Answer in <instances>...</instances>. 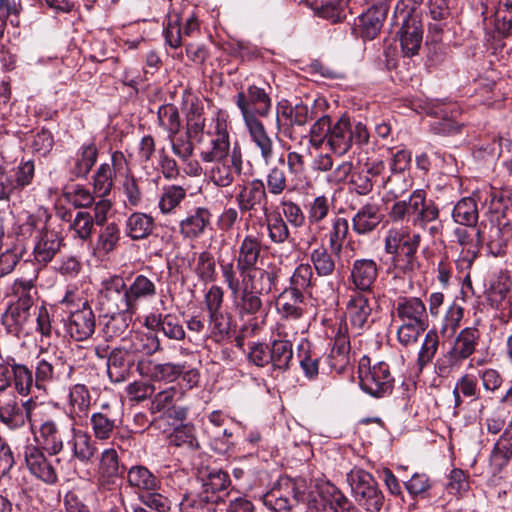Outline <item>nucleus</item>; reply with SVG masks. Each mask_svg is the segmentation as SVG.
<instances>
[{"instance_id": "f257e3e1", "label": "nucleus", "mask_w": 512, "mask_h": 512, "mask_svg": "<svg viewBox=\"0 0 512 512\" xmlns=\"http://www.w3.org/2000/svg\"><path fill=\"white\" fill-rule=\"evenodd\" d=\"M202 485L195 497H187L181 503L182 509L191 508L193 512H215L216 507L225 502L230 495L229 475L218 469L212 470L201 478Z\"/></svg>"}, {"instance_id": "f03ea898", "label": "nucleus", "mask_w": 512, "mask_h": 512, "mask_svg": "<svg viewBox=\"0 0 512 512\" xmlns=\"http://www.w3.org/2000/svg\"><path fill=\"white\" fill-rule=\"evenodd\" d=\"M308 484L304 478L280 477L274 486L264 494V505L275 512H290L305 500Z\"/></svg>"}, {"instance_id": "7ed1b4c3", "label": "nucleus", "mask_w": 512, "mask_h": 512, "mask_svg": "<svg viewBox=\"0 0 512 512\" xmlns=\"http://www.w3.org/2000/svg\"><path fill=\"white\" fill-rule=\"evenodd\" d=\"M347 482L356 502L368 512H379L384 505V495L374 477L361 468L347 474Z\"/></svg>"}, {"instance_id": "20e7f679", "label": "nucleus", "mask_w": 512, "mask_h": 512, "mask_svg": "<svg viewBox=\"0 0 512 512\" xmlns=\"http://www.w3.org/2000/svg\"><path fill=\"white\" fill-rule=\"evenodd\" d=\"M368 140L369 132L365 124H352L347 117L341 116L331 126L327 145L334 154L342 156L351 149L353 143L363 145L367 144Z\"/></svg>"}, {"instance_id": "39448f33", "label": "nucleus", "mask_w": 512, "mask_h": 512, "mask_svg": "<svg viewBox=\"0 0 512 512\" xmlns=\"http://www.w3.org/2000/svg\"><path fill=\"white\" fill-rule=\"evenodd\" d=\"M480 332L475 327H466L460 331L452 348L436 361L435 368L439 376H447L451 369L468 359L476 350Z\"/></svg>"}, {"instance_id": "423d86ee", "label": "nucleus", "mask_w": 512, "mask_h": 512, "mask_svg": "<svg viewBox=\"0 0 512 512\" xmlns=\"http://www.w3.org/2000/svg\"><path fill=\"white\" fill-rule=\"evenodd\" d=\"M223 281L231 293L235 308L240 317L255 315L261 311L263 302L261 296L243 288L238 275L235 274L232 262L220 263Z\"/></svg>"}, {"instance_id": "0eeeda50", "label": "nucleus", "mask_w": 512, "mask_h": 512, "mask_svg": "<svg viewBox=\"0 0 512 512\" xmlns=\"http://www.w3.org/2000/svg\"><path fill=\"white\" fill-rule=\"evenodd\" d=\"M361 388L374 397H383L391 393L394 378L385 362L370 365V359L362 357L358 367Z\"/></svg>"}, {"instance_id": "6e6552de", "label": "nucleus", "mask_w": 512, "mask_h": 512, "mask_svg": "<svg viewBox=\"0 0 512 512\" xmlns=\"http://www.w3.org/2000/svg\"><path fill=\"white\" fill-rule=\"evenodd\" d=\"M236 105L243 121L248 122L267 117L272 108V100L264 88L249 85L246 90L237 93Z\"/></svg>"}, {"instance_id": "1a4fd4ad", "label": "nucleus", "mask_w": 512, "mask_h": 512, "mask_svg": "<svg viewBox=\"0 0 512 512\" xmlns=\"http://www.w3.org/2000/svg\"><path fill=\"white\" fill-rule=\"evenodd\" d=\"M99 304L105 316L108 314H135L127 291V285L121 277H112L104 283L99 296Z\"/></svg>"}, {"instance_id": "9d476101", "label": "nucleus", "mask_w": 512, "mask_h": 512, "mask_svg": "<svg viewBox=\"0 0 512 512\" xmlns=\"http://www.w3.org/2000/svg\"><path fill=\"white\" fill-rule=\"evenodd\" d=\"M75 428L63 418H51L42 422L39 428L42 448L49 455H58L68 443Z\"/></svg>"}, {"instance_id": "9b49d317", "label": "nucleus", "mask_w": 512, "mask_h": 512, "mask_svg": "<svg viewBox=\"0 0 512 512\" xmlns=\"http://www.w3.org/2000/svg\"><path fill=\"white\" fill-rule=\"evenodd\" d=\"M377 301L370 293L353 291L346 302V316L353 328L365 330L374 323L372 313Z\"/></svg>"}, {"instance_id": "f8f14e48", "label": "nucleus", "mask_w": 512, "mask_h": 512, "mask_svg": "<svg viewBox=\"0 0 512 512\" xmlns=\"http://www.w3.org/2000/svg\"><path fill=\"white\" fill-rule=\"evenodd\" d=\"M13 293L18 299L9 308L8 314L16 325L23 327L31 317L37 290L31 279H18L13 284Z\"/></svg>"}, {"instance_id": "ddd939ff", "label": "nucleus", "mask_w": 512, "mask_h": 512, "mask_svg": "<svg viewBox=\"0 0 512 512\" xmlns=\"http://www.w3.org/2000/svg\"><path fill=\"white\" fill-rule=\"evenodd\" d=\"M209 170V179L217 187L226 188L233 184L242 172L243 160L239 147H234L230 156L215 159Z\"/></svg>"}, {"instance_id": "4468645a", "label": "nucleus", "mask_w": 512, "mask_h": 512, "mask_svg": "<svg viewBox=\"0 0 512 512\" xmlns=\"http://www.w3.org/2000/svg\"><path fill=\"white\" fill-rule=\"evenodd\" d=\"M280 269L276 266L261 269L258 267L251 268L238 273L240 285L259 295H268L275 288L279 279Z\"/></svg>"}, {"instance_id": "2eb2a0df", "label": "nucleus", "mask_w": 512, "mask_h": 512, "mask_svg": "<svg viewBox=\"0 0 512 512\" xmlns=\"http://www.w3.org/2000/svg\"><path fill=\"white\" fill-rule=\"evenodd\" d=\"M73 367L62 359L53 362L41 359L35 366L34 380L35 389L46 391L54 381H65L71 378Z\"/></svg>"}, {"instance_id": "dca6fc26", "label": "nucleus", "mask_w": 512, "mask_h": 512, "mask_svg": "<svg viewBox=\"0 0 512 512\" xmlns=\"http://www.w3.org/2000/svg\"><path fill=\"white\" fill-rule=\"evenodd\" d=\"M67 333L75 341L90 338L95 331V315L88 301L81 302V308L71 309L65 320Z\"/></svg>"}, {"instance_id": "f3484780", "label": "nucleus", "mask_w": 512, "mask_h": 512, "mask_svg": "<svg viewBox=\"0 0 512 512\" xmlns=\"http://www.w3.org/2000/svg\"><path fill=\"white\" fill-rule=\"evenodd\" d=\"M407 206V219H412L414 226L425 228L429 222L436 220L439 217V209L433 201H426L425 193L422 190L414 191L408 200Z\"/></svg>"}, {"instance_id": "a211bd4d", "label": "nucleus", "mask_w": 512, "mask_h": 512, "mask_svg": "<svg viewBox=\"0 0 512 512\" xmlns=\"http://www.w3.org/2000/svg\"><path fill=\"white\" fill-rule=\"evenodd\" d=\"M64 239L61 232L47 222L44 228L39 232L37 242L34 247L35 260L42 265H47L53 260L55 255L64 245Z\"/></svg>"}, {"instance_id": "6ab92c4d", "label": "nucleus", "mask_w": 512, "mask_h": 512, "mask_svg": "<svg viewBox=\"0 0 512 512\" xmlns=\"http://www.w3.org/2000/svg\"><path fill=\"white\" fill-rule=\"evenodd\" d=\"M124 467L119 464V457L115 449H105L101 453L97 468V484L102 490H112L122 477Z\"/></svg>"}, {"instance_id": "aec40b11", "label": "nucleus", "mask_w": 512, "mask_h": 512, "mask_svg": "<svg viewBox=\"0 0 512 512\" xmlns=\"http://www.w3.org/2000/svg\"><path fill=\"white\" fill-rule=\"evenodd\" d=\"M206 136H208L210 140L207 145H205L204 142L201 144L200 158L203 162L211 163L215 159L230 156L229 133L224 122L217 120L214 131L206 133L205 137Z\"/></svg>"}, {"instance_id": "412c9836", "label": "nucleus", "mask_w": 512, "mask_h": 512, "mask_svg": "<svg viewBox=\"0 0 512 512\" xmlns=\"http://www.w3.org/2000/svg\"><path fill=\"white\" fill-rule=\"evenodd\" d=\"M350 338L346 323L340 322L334 329L333 346L328 356L330 367L337 373H343L350 365Z\"/></svg>"}, {"instance_id": "4be33fe9", "label": "nucleus", "mask_w": 512, "mask_h": 512, "mask_svg": "<svg viewBox=\"0 0 512 512\" xmlns=\"http://www.w3.org/2000/svg\"><path fill=\"white\" fill-rule=\"evenodd\" d=\"M111 160L112 167L108 163H103L97 168L93 176L94 193L98 197H106L113 188L114 174L127 169V161L122 152H114Z\"/></svg>"}, {"instance_id": "5701e85b", "label": "nucleus", "mask_w": 512, "mask_h": 512, "mask_svg": "<svg viewBox=\"0 0 512 512\" xmlns=\"http://www.w3.org/2000/svg\"><path fill=\"white\" fill-rule=\"evenodd\" d=\"M43 450L36 445H27L24 449L25 462L34 476L47 484H54L57 482V473Z\"/></svg>"}, {"instance_id": "b1692460", "label": "nucleus", "mask_w": 512, "mask_h": 512, "mask_svg": "<svg viewBox=\"0 0 512 512\" xmlns=\"http://www.w3.org/2000/svg\"><path fill=\"white\" fill-rule=\"evenodd\" d=\"M423 40V26L421 21L413 15L406 13L399 31L401 50L406 57L418 54Z\"/></svg>"}, {"instance_id": "393cba45", "label": "nucleus", "mask_w": 512, "mask_h": 512, "mask_svg": "<svg viewBox=\"0 0 512 512\" xmlns=\"http://www.w3.org/2000/svg\"><path fill=\"white\" fill-rule=\"evenodd\" d=\"M261 250V239L252 234L246 235L239 244L235 263L231 261L235 274L238 275L239 272L243 273L245 270L257 267L261 257Z\"/></svg>"}, {"instance_id": "a878e982", "label": "nucleus", "mask_w": 512, "mask_h": 512, "mask_svg": "<svg viewBox=\"0 0 512 512\" xmlns=\"http://www.w3.org/2000/svg\"><path fill=\"white\" fill-rule=\"evenodd\" d=\"M383 214L378 203L367 202L352 218V229L357 235H369L382 222Z\"/></svg>"}, {"instance_id": "bb28decb", "label": "nucleus", "mask_w": 512, "mask_h": 512, "mask_svg": "<svg viewBox=\"0 0 512 512\" xmlns=\"http://www.w3.org/2000/svg\"><path fill=\"white\" fill-rule=\"evenodd\" d=\"M236 202L241 212H249L256 209V206L263 205L267 210V192L265 183L261 179L252 180L249 185L243 186L236 196Z\"/></svg>"}, {"instance_id": "cd10ccee", "label": "nucleus", "mask_w": 512, "mask_h": 512, "mask_svg": "<svg viewBox=\"0 0 512 512\" xmlns=\"http://www.w3.org/2000/svg\"><path fill=\"white\" fill-rule=\"evenodd\" d=\"M251 143L259 151L265 164L274 157V143L261 120L244 122Z\"/></svg>"}, {"instance_id": "c85d7f7f", "label": "nucleus", "mask_w": 512, "mask_h": 512, "mask_svg": "<svg viewBox=\"0 0 512 512\" xmlns=\"http://www.w3.org/2000/svg\"><path fill=\"white\" fill-rule=\"evenodd\" d=\"M378 276V266L372 259H357L351 270L352 283L356 292L370 293Z\"/></svg>"}, {"instance_id": "c756f323", "label": "nucleus", "mask_w": 512, "mask_h": 512, "mask_svg": "<svg viewBox=\"0 0 512 512\" xmlns=\"http://www.w3.org/2000/svg\"><path fill=\"white\" fill-rule=\"evenodd\" d=\"M395 310L402 322L428 324L426 305L418 297H398Z\"/></svg>"}, {"instance_id": "7c9ffc66", "label": "nucleus", "mask_w": 512, "mask_h": 512, "mask_svg": "<svg viewBox=\"0 0 512 512\" xmlns=\"http://www.w3.org/2000/svg\"><path fill=\"white\" fill-rule=\"evenodd\" d=\"M281 118L288 120L291 126H304L313 118V111L302 102L291 105L287 100H282L277 105L276 129L278 131L281 130Z\"/></svg>"}, {"instance_id": "2f4dec72", "label": "nucleus", "mask_w": 512, "mask_h": 512, "mask_svg": "<svg viewBox=\"0 0 512 512\" xmlns=\"http://www.w3.org/2000/svg\"><path fill=\"white\" fill-rule=\"evenodd\" d=\"M210 220V211L205 207H197L185 219L180 221V233L184 238L196 239L205 232Z\"/></svg>"}, {"instance_id": "473e14b6", "label": "nucleus", "mask_w": 512, "mask_h": 512, "mask_svg": "<svg viewBox=\"0 0 512 512\" xmlns=\"http://www.w3.org/2000/svg\"><path fill=\"white\" fill-rule=\"evenodd\" d=\"M316 487L324 507H328L334 512H351L353 504L334 484L323 481Z\"/></svg>"}, {"instance_id": "72a5a7b5", "label": "nucleus", "mask_w": 512, "mask_h": 512, "mask_svg": "<svg viewBox=\"0 0 512 512\" xmlns=\"http://www.w3.org/2000/svg\"><path fill=\"white\" fill-rule=\"evenodd\" d=\"M420 242V234L413 233L411 243H406V245H404V249L399 250L397 254H392L395 269L406 275H410L418 269L419 262L417 260L416 253L420 246Z\"/></svg>"}, {"instance_id": "f704fd0d", "label": "nucleus", "mask_w": 512, "mask_h": 512, "mask_svg": "<svg viewBox=\"0 0 512 512\" xmlns=\"http://www.w3.org/2000/svg\"><path fill=\"white\" fill-rule=\"evenodd\" d=\"M67 444L71 448L73 459L83 464L92 462L97 448L88 433L74 429Z\"/></svg>"}, {"instance_id": "c9c22d12", "label": "nucleus", "mask_w": 512, "mask_h": 512, "mask_svg": "<svg viewBox=\"0 0 512 512\" xmlns=\"http://www.w3.org/2000/svg\"><path fill=\"white\" fill-rule=\"evenodd\" d=\"M131 367L132 361L126 350L115 348L109 353L107 373L112 382L120 383L125 381L130 375Z\"/></svg>"}, {"instance_id": "e433bc0d", "label": "nucleus", "mask_w": 512, "mask_h": 512, "mask_svg": "<svg viewBox=\"0 0 512 512\" xmlns=\"http://www.w3.org/2000/svg\"><path fill=\"white\" fill-rule=\"evenodd\" d=\"M312 6L320 17L331 23L342 22L351 14L349 0H312Z\"/></svg>"}, {"instance_id": "4c0bfd02", "label": "nucleus", "mask_w": 512, "mask_h": 512, "mask_svg": "<svg viewBox=\"0 0 512 512\" xmlns=\"http://www.w3.org/2000/svg\"><path fill=\"white\" fill-rule=\"evenodd\" d=\"M303 302L304 296L302 293L287 287L279 294L276 306L283 317L295 320L303 315Z\"/></svg>"}, {"instance_id": "58836bf2", "label": "nucleus", "mask_w": 512, "mask_h": 512, "mask_svg": "<svg viewBox=\"0 0 512 512\" xmlns=\"http://www.w3.org/2000/svg\"><path fill=\"white\" fill-rule=\"evenodd\" d=\"M205 126L204 107L201 101L195 98L191 100L187 110V135L192 136L198 144H203Z\"/></svg>"}, {"instance_id": "ea45409f", "label": "nucleus", "mask_w": 512, "mask_h": 512, "mask_svg": "<svg viewBox=\"0 0 512 512\" xmlns=\"http://www.w3.org/2000/svg\"><path fill=\"white\" fill-rule=\"evenodd\" d=\"M154 228V219L146 213L134 212L125 221V233L132 240L146 239Z\"/></svg>"}, {"instance_id": "a19ab883", "label": "nucleus", "mask_w": 512, "mask_h": 512, "mask_svg": "<svg viewBox=\"0 0 512 512\" xmlns=\"http://www.w3.org/2000/svg\"><path fill=\"white\" fill-rule=\"evenodd\" d=\"M130 487L139 491H158L160 480L148 468L142 465L132 466L127 472Z\"/></svg>"}, {"instance_id": "79ce46f5", "label": "nucleus", "mask_w": 512, "mask_h": 512, "mask_svg": "<svg viewBox=\"0 0 512 512\" xmlns=\"http://www.w3.org/2000/svg\"><path fill=\"white\" fill-rule=\"evenodd\" d=\"M68 408L73 418L87 417L91 406V395L84 384H75L69 390Z\"/></svg>"}, {"instance_id": "37998d69", "label": "nucleus", "mask_w": 512, "mask_h": 512, "mask_svg": "<svg viewBox=\"0 0 512 512\" xmlns=\"http://www.w3.org/2000/svg\"><path fill=\"white\" fill-rule=\"evenodd\" d=\"M388 10L370 6V8L360 16L361 35L364 39L373 40L380 33Z\"/></svg>"}, {"instance_id": "c03bdc74", "label": "nucleus", "mask_w": 512, "mask_h": 512, "mask_svg": "<svg viewBox=\"0 0 512 512\" xmlns=\"http://www.w3.org/2000/svg\"><path fill=\"white\" fill-rule=\"evenodd\" d=\"M98 150L95 144L82 145L74 159L70 173L77 178H85L95 165Z\"/></svg>"}, {"instance_id": "a18cd8bd", "label": "nucleus", "mask_w": 512, "mask_h": 512, "mask_svg": "<svg viewBox=\"0 0 512 512\" xmlns=\"http://www.w3.org/2000/svg\"><path fill=\"white\" fill-rule=\"evenodd\" d=\"M454 408L458 409L463 404V398L471 401L477 400L480 395L477 377L472 374L462 375L456 382L453 389Z\"/></svg>"}, {"instance_id": "49530a36", "label": "nucleus", "mask_w": 512, "mask_h": 512, "mask_svg": "<svg viewBox=\"0 0 512 512\" xmlns=\"http://www.w3.org/2000/svg\"><path fill=\"white\" fill-rule=\"evenodd\" d=\"M127 291L135 312L138 310L141 300L153 298L157 293L155 283L142 274L134 278L132 283L127 286Z\"/></svg>"}, {"instance_id": "de8ad7c7", "label": "nucleus", "mask_w": 512, "mask_h": 512, "mask_svg": "<svg viewBox=\"0 0 512 512\" xmlns=\"http://www.w3.org/2000/svg\"><path fill=\"white\" fill-rule=\"evenodd\" d=\"M0 422L10 430H17L25 426L26 415L20 403L13 397L0 407Z\"/></svg>"}, {"instance_id": "09e8293b", "label": "nucleus", "mask_w": 512, "mask_h": 512, "mask_svg": "<svg viewBox=\"0 0 512 512\" xmlns=\"http://www.w3.org/2000/svg\"><path fill=\"white\" fill-rule=\"evenodd\" d=\"M452 217L458 224L475 228L479 218L475 200L470 197H465L458 201L453 209Z\"/></svg>"}, {"instance_id": "8fccbe9b", "label": "nucleus", "mask_w": 512, "mask_h": 512, "mask_svg": "<svg viewBox=\"0 0 512 512\" xmlns=\"http://www.w3.org/2000/svg\"><path fill=\"white\" fill-rule=\"evenodd\" d=\"M103 411L91 415L90 424L96 439H109L116 427V419L107 411L108 405H103Z\"/></svg>"}, {"instance_id": "3c124183", "label": "nucleus", "mask_w": 512, "mask_h": 512, "mask_svg": "<svg viewBox=\"0 0 512 512\" xmlns=\"http://www.w3.org/2000/svg\"><path fill=\"white\" fill-rule=\"evenodd\" d=\"M12 386L21 396H28L35 388L33 371L24 364L13 359Z\"/></svg>"}, {"instance_id": "603ef678", "label": "nucleus", "mask_w": 512, "mask_h": 512, "mask_svg": "<svg viewBox=\"0 0 512 512\" xmlns=\"http://www.w3.org/2000/svg\"><path fill=\"white\" fill-rule=\"evenodd\" d=\"M333 199L326 195L315 197L307 205V219L311 226H317L321 229V224L329 216L331 207L333 206Z\"/></svg>"}, {"instance_id": "864d4df0", "label": "nucleus", "mask_w": 512, "mask_h": 512, "mask_svg": "<svg viewBox=\"0 0 512 512\" xmlns=\"http://www.w3.org/2000/svg\"><path fill=\"white\" fill-rule=\"evenodd\" d=\"M269 356L274 369L287 370L293 358L292 343L288 340H274L269 349Z\"/></svg>"}, {"instance_id": "5fc2aeb1", "label": "nucleus", "mask_w": 512, "mask_h": 512, "mask_svg": "<svg viewBox=\"0 0 512 512\" xmlns=\"http://www.w3.org/2000/svg\"><path fill=\"white\" fill-rule=\"evenodd\" d=\"M147 374L155 381L173 382L184 370V366L179 363H152L147 366Z\"/></svg>"}, {"instance_id": "6e6d98bb", "label": "nucleus", "mask_w": 512, "mask_h": 512, "mask_svg": "<svg viewBox=\"0 0 512 512\" xmlns=\"http://www.w3.org/2000/svg\"><path fill=\"white\" fill-rule=\"evenodd\" d=\"M310 260L317 275L320 277H329L336 269V263L332 253L324 246L313 249L310 254Z\"/></svg>"}, {"instance_id": "4d7b16f0", "label": "nucleus", "mask_w": 512, "mask_h": 512, "mask_svg": "<svg viewBox=\"0 0 512 512\" xmlns=\"http://www.w3.org/2000/svg\"><path fill=\"white\" fill-rule=\"evenodd\" d=\"M349 225L344 217L335 216L331 222V228L328 232L329 247L331 252L339 254L343 248V243L348 235Z\"/></svg>"}, {"instance_id": "13d9d810", "label": "nucleus", "mask_w": 512, "mask_h": 512, "mask_svg": "<svg viewBox=\"0 0 512 512\" xmlns=\"http://www.w3.org/2000/svg\"><path fill=\"white\" fill-rule=\"evenodd\" d=\"M315 281L312 267L309 264L302 263L295 268L291 275L288 288L303 294V292L315 286Z\"/></svg>"}, {"instance_id": "bf43d9fd", "label": "nucleus", "mask_w": 512, "mask_h": 512, "mask_svg": "<svg viewBox=\"0 0 512 512\" xmlns=\"http://www.w3.org/2000/svg\"><path fill=\"white\" fill-rule=\"evenodd\" d=\"M211 336L217 341H223L229 337L231 331V316L221 311L208 314Z\"/></svg>"}, {"instance_id": "052dcab7", "label": "nucleus", "mask_w": 512, "mask_h": 512, "mask_svg": "<svg viewBox=\"0 0 512 512\" xmlns=\"http://www.w3.org/2000/svg\"><path fill=\"white\" fill-rule=\"evenodd\" d=\"M439 347V336L435 330H429L418 352L417 365L420 370L432 362Z\"/></svg>"}, {"instance_id": "680f3d73", "label": "nucleus", "mask_w": 512, "mask_h": 512, "mask_svg": "<svg viewBox=\"0 0 512 512\" xmlns=\"http://www.w3.org/2000/svg\"><path fill=\"white\" fill-rule=\"evenodd\" d=\"M413 233L407 228H391L388 230L384 240V248L387 254H397L399 250L404 249L406 243H411Z\"/></svg>"}, {"instance_id": "e2e57ef3", "label": "nucleus", "mask_w": 512, "mask_h": 512, "mask_svg": "<svg viewBox=\"0 0 512 512\" xmlns=\"http://www.w3.org/2000/svg\"><path fill=\"white\" fill-rule=\"evenodd\" d=\"M268 237L274 244H283L290 237L287 222L280 214H273L266 217Z\"/></svg>"}, {"instance_id": "0e129e2a", "label": "nucleus", "mask_w": 512, "mask_h": 512, "mask_svg": "<svg viewBox=\"0 0 512 512\" xmlns=\"http://www.w3.org/2000/svg\"><path fill=\"white\" fill-rule=\"evenodd\" d=\"M182 393L175 387L158 392L150 403L149 410L152 414L165 413L181 397Z\"/></svg>"}, {"instance_id": "69168bd1", "label": "nucleus", "mask_w": 512, "mask_h": 512, "mask_svg": "<svg viewBox=\"0 0 512 512\" xmlns=\"http://www.w3.org/2000/svg\"><path fill=\"white\" fill-rule=\"evenodd\" d=\"M512 458V438L501 437L494 445L491 454V465L500 472Z\"/></svg>"}, {"instance_id": "338daca9", "label": "nucleus", "mask_w": 512, "mask_h": 512, "mask_svg": "<svg viewBox=\"0 0 512 512\" xmlns=\"http://www.w3.org/2000/svg\"><path fill=\"white\" fill-rule=\"evenodd\" d=\"M160 126L168 131V136H176L181 127L178 109L171 104L161 106L158 111Z\"/></svg>"}, {"instance_id": "774afa93", "label": "nucleus", "mask_w": 512, "mask_h": 512, "mask_svg": "<svg viewBox=\"0 0 512 512\" xmlns=\"http://www.w3.org/2000/svg\"><path fill=\"white\" fill-rule=\"evenodd\" d=\"M186 197L182 186L171 185L164 188L159 200V208L163 214L172 212Z\"/></svg>"}]
</instances>
